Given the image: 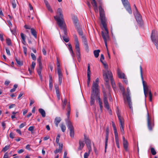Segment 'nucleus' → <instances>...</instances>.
<instances>
[{"instance_id":"nucleus-1","label":"nucleus","mask_w":158,"mask_h":158,"mask_svg":"<svg viewBox=\"0 0 158 158\" xmlns=\"http://www.w3.org/2000/svg\"><path fill=\"white\" fill-rule=\"evenodd\" d=\"M62 13V10L59 8L57 11V15L54 17L55 19L57 22L58 25L60 26H61V24L65 23Z\"/></svg>"},{"instance_id":"nucleus-2","label":"nucleus","mask_w":158,"mask_h":158,"mask_svg":"<svg viewBox=\"0 0 158 158\" xmlns=\"http://www.w3.org/2000/svg\"><path fill=\"white\" fill-rule=\"evenodd\" d=\"M103 76L105 81L107 83L109 82V79H110L112 87L113 88H115L116 87L115 84L112 78V75L111 72L109 71V70H107L106 73H103Z\"/></svg>"},{"instance_id":"nucleus-3","label":"nucleus","mask_w":158,"mask_h":158,"mask_svg":"<svg viewBox=\"0 0 158 158\" xmlns=\"http://www.w3.org/2000/svg\"><path fill=\"white\" fill-rule=\"evenodd\" d=\"M103 28H104L105 32H104L102 31L101 34L102 37L104 40L105 46L106 48H107V42L110 40V37L109 35V32L106 25H102Z\"/></svg>"},{"instance_id":"nucleus-4","label":"nucleus","mask_w":158,"mask_h":158,"mask_svg":"<svg viewBox=\"0 0 158 158\" xmlns=\"http://www.w3.org/2000/svg\"><path fill=\"white\" fill-rule=\"evenodd\" d=\"M140 75L141 76V79L142 81V83L143 86L144 93L145 97H147V95L148 93H149L150 91H151V90L148 89V86L147 85L146 82L144 81L143 80V71H142V68L141 65L140 66Z\"/></svg>"},{"instance_id":"nucleus-5","label":"nucleus","mask_w":158,"mask_h":158,"mask_svg":"<svg viewBox=\"0 0 158 158\" xmlns=\"http://www.w3.org/2000/svg\"><path fill=\"white\" fill-rule=\"evenodd\" d=\"M151 38L152 42L158 49V35L157 31L154 30L152 31Z\"/></svg>"},{"instance_id":"nucleus-6","label":"nucleus","mask_w":158,"mask_h":158,"mask_svg":"<svg viewBox=\"0 0 158 158\" xmlns=\"http://www.w3.org/2000/svg\"><path fill=\"white\" fill-rule=\"evenodd\" d=\"M117 114L118 118V119L120 122V127L121 132L123 134H124V121L123 118L121 116L120 113L118 109L117 111Z\"/></svg>"},{"instance_id":"nucleus-7","label":"nucleus","mask_w":158,"mask_h":158,"mask_svg":"<svg viewBox=\"0 0 158 158\" xmlns=\"http://www.w3.org/2000/svg\"><path fill=\"white\" fill-rule=\"evenodd\" d=\"M98 9L99 10L100 18L102 25H106L104 10L101 6H99Z\"/></svg>"},{"instance_id":"nucleus-8","label":"nucleus","mask_w":158,"mask_h":158,"mask_svg":"<svg viewBox=\"0 0 158 158\" xmlns=\"http://www.w3.org/2000/svg\"><path fill=\"white\" fill-rule=\"evenodd\" d=\"M91 88V95H95L96 94H98L100 93L99 86L97 83H93Z\"/></svg>"},{"instance_id":"nucleus-9","label":"nucleus","mask_w":158,"mask_h":158,"mask_svg":"<svg viewBox=\"0 0 158 158\" xmlns=\"http://www.w3.org/2000/svg\"><path fill=\"white\" fill-rule=\"evenodd\" d=\"M127 94L125 93V97L126 99V102H127L129 105V107L131 109H132V104L131 100V98L130 96V90L128 87L127 89Z\"/></svg>"},{"instance_id":"nucleus-10","label":"nucleus","mask_w":158,"mask_h":158,"mask_svg":"<svg viewBox=\"0 0 158 158\" xmlns=\"http://www.w3.org/2000/svg\"><path fill=\"white\" fill-rule=\"evenodd\" d=\"M147 126L149 130L150 131H152L154 126V123L152 121L151 118L150 117L148 113L147 114Z\"/></svg>"},{"instance_id":"nucleus-11","label":"nucleus","mask_w":158,"mask_h":158,"mask_svg":"<svg viewBox=\"0 0 158 158\" xmlns=\"http://www.w3.org/2000/svg\"><path fill=\"white\" fill-rule=\"evenodd\" d=\"M127 10L130 14H132V10L130 3L127 0H121Z\"/></svg>"},{"instance_id":"nucleus-12","label":"nucleus","mask_w":158,"mask_h":158,"mask_svg":"<svg viewBox=\"0 0 158 158\" xmlns=\"http://www.w3.org/2000/svg\"><path fill=\"white\" fill-rule=\"evenodd\" d=\"M68 127L70 131V135L72 138H73L74 135V128L72 123L69 121L68 122Z\"/></svg>"},{"instance_id":"nucleus-13","label":"nucleus","mask_w":158,"mask_h":158,"mask_svg":"<svg viewBox=\"0 0 158 158\" xmlns=\"http://www.w3.org/2000/svg\"><path fill=\"white\" fill-rule=\"evenodd\" d=\"M102 92L103 94V102L105 106L107 109L109 110L110 109V107L109 103L108 102L106 94L105 92V90H103Z\"/></svg>"},{"instance_id":"nucleus-14","label":"nucleus","mask_w":158,"mask_h":158,"mask_svg":"<svg viewBox=\"0 0 158 158\" xmlns=\"http://www.w3.org/2000/svg\"><path fill=\"white\" fill-rule=\"evenodd\" d=\"M135 19L139 23L141 24L142 21V17L139 11L134 12Z\"/></svg>"},{"instance_id":"nucleus-15","label":"nucleus","mask_w":158,"mask_h":158,"mask_svg":"<svg viewBox=\"0 0 158 158\" xmlns=\"http://www.w3.org/2000/svg\"><path fill=\"white\" fill-rule=\"evenodd\" d=\"M87 74L88 78L87 81V86L88 87H89L90 79L91 74V72L90 71V65L89 64H88Z\"/></svg>"},{"instance_id":"nucleus-16","label":"nucleus","mask_w":158,"mask_h":158,"mask_svg":"<svg viewBox=\"0 0 158 158\" xmlns=\"http://www.w3.org/2000/svg\"><path fill=\"white\" fill-rule=\"evenodd\" d=\"M119 87L120 90L121 91L123 95V96L124 102L126 103V99L125 97V91L124 87L122 85L121 83L119 82L118 83Z\"/></svg>"},{"instance_id":"nucleus-17","label":"nucleus","mask_w":158,"mask_h":158,"mask_svg":"<svg viewBox=\"0 0 158 158\" xmlns=\"http://www.w3.org/2000/svg\"><path fill=\"white\" fill-rule=\"evenodd\" d=\"M123 140L124 148L125 151L127 152L128 151V145L127 141L125 139L124 136H123Z\"/></svg>"},{"instance_id":"nucleus-18","label":"nucleus","mask_w":158,"mask_h":158,"mask_svg":"<svg viewBox=\"0 0 158 158\" xmlns=\"http://www.w3.org/2000/svg\"><path fill=\"white\" fill-rule=\"evenodd\" d=\"M65 25V23H63L61 24V26H60V25H58L59 26L60 28L61 29H63L64 32V35H65V36H67L68 33L66 29V27L64 26Z\"/></svg>"},{"instance_id":"nucleus-19","label":"nucleus","mask_w":158,"mask_h":158,"mask_svg":"<svg viewBox=\"0 0 158 158\" xmlns=\"http://www.w3.org/2000/svg\"><path fill=\"white\" fill-rule=\"evenodd\" d=\"M117 72L118 77L120 78H124L126 77L125 74L122 73L119 69H118Z\"/></svg>"},{"instance_id":"nucleus-20","label":"nucleus","mask_w":158,"mask_h":158,"mask_svg":"<svg viewBox=\"0 0 158 158\" xmlns=\"http://www.w3.org/2000/svg\"><path fill=\"white\" fill-rule=\"evenodd\" d=\"M82 39L83 40V42L84 45V46L86 50L88 52L89 51V47L87 43V40L84 36H82Z\"/></svg>"},{"instance_id":"nucleus-21","label":"nucleus","mask_w":158,"mask_h":158,"mask_svg":"<svg viewBox=\"0 0 158 158\" xmlns=\"http://www.w3.org/2000/svg\"><path fill=\"white\" fill-rule=\"evenodd\" d=\"M85 141V143L87 147H90L91 146V142L90 140L87 138L85 135H84Z\"/></svg>"},{"instance_id":"nucleus-22","label":"nucleus","mask_w":158,"mask_h":158,"mask_svg":"<svg viewBox=\"0 0 158 158\" xmlns=\"http://www.w3.org/2000/svg\"><path fill=\"white\" fill-rule=\"evenodd\" d=\"M115 141L117 147L118 148H120L119 145V140L118 135V134H114Z\"/></svg>"},{"instance_id":"nucleus-23","label":"nucleus","mask_w":158,"mask_h":158,"mask_svg":"<svg viewBox=\"0 0 158 158\" xmlns=\"http://www.w3.org/2000/svg\"><path fill=\"white\" fill-rule=\"evenodd\" d=\"M79 146L78 148V150H81L83 148L85 144L81 140H79Z\"/></svg>"},{"instance_id":"nucleus-24","label":"nucleus","mask_w":158,"mask_h":158,"mask_svg":"<svg viewBox=\"0 0 158 158\" xmlns=\"http://www.w3.org/2000/svg\"><path fill=\"white\" fill-rule=\"evenodd\" d=\"M38 111L41 114L43 117L44 118L45 117L46 113L44 110L42 108H40L39 109Z\"/></svg>"},{"instance_id":"nucleus-25","label":"nucleus","mask_w":158,"mask_h":158,"mask_svg":"<svg viewBox=\"0 0 158 158\" xmlns=\"http://www.w3.org/2000/svg\"><path fill=\"white\" fill-rule=\"evenodd\" d=\"M31 32L32 35L35 38L37 37V32L33 28H31Z\"/></svg>"},{"instance_id":"nucleus-26","label":"nucleus","mask_w":158,"mask_h":158,"mask_svg":"<svg viewBox=\"0 0 158 158\" xmlns=\"http://www.w3.org/2000/svg\"><path fill=\"white\" fill-rule=\"evenodd\" d=\"M106 132L105 141L108 142L109 134V129L108 127H106Z\"/></svg>"},{"instance_id":"nucleus-27","label":"nucleus","mask_w":158,"mask_h":158,"mask_svg":"<svg viewBox=\"0 0 158 158\" xmlns=\"http://www.w3.org/2000/svg\"><path fill=\"white\" fill-rule=\"evenodd\" d=\"M95 95H93L91 94V100L90 101L91 105H92L94 104L95 102Z\"/></svg>"},{"instance_id":"nucleus-28","label":"nucleus","mask_w":158,"mask_h":158,"mask_svg":"<svg viewBox=\"0 0 158 158\" xmlns=\"http://www.w3.org/2000/svg\"><path fill=\"white\" fill-rule=\"evenodd\" d=\"M61 121V118L60 117H56L55 120V123L56 126L57 127L58 124Z\"/></svg>"},{"instance_id":"nucleus-29","label":"nucleus","mask_w":158,"mask_h":158,"mask_svg":"<svg viewBox=\"0 0 158 158\" xmlns=\"http://www.w3.org/2000/svg\"><path fill=\"white\" fill-rule=\"evenodd\" d=\"M42 69V68H39V69H37V72L38 74V75L39 76L40 78V80H42V75L41 73Z\"/></svg>"},{"instance_id":"nucleus-30","label":"nucleus","mask_w":158,"mask_h":158,"mask_svg":"<svg viewBox=\"0 0 158 158\" xmlns=\"http://www.w3.org/2000/svg\"><path fill=\"white\" fill-rule=\"evenodd\" d=\"M100 52V50L99 49L95 50L94 51V53L95 57L96 58L98 57L99 55V53Z\"/></svg>"},{"instance_id":"nucleus-31","label":"nucleus","mask_w":158,"mask_h":158,"mask_svg":"<svg viewBox=\"0 0 158 158\" xmlns=\"http://www.w3.org/2000/svg\"><path fill=\"white\" fill-rule=\"evenodd\" d=\"M112 126L113 127L114 132V134H118L117 131V130L116 129V127L115 126V123L113 121H112Z\"/></svg>"},{"instance_id":"nucleus-32","label":"nucleus","mask_w":158,"mask_h":158,"mask_svg":"<svg viewBox=\"0 0 158 158\" xmlns=\"http://www.w3.org/2000/svg\"><path fill=\"white\" fill-rule=\"evenodd\" d=\"M77 31L79 33V35L82 36H82H83V33L81 29L80 28L77 27Z\"/></svg>"},{"instance_id":"nucleus-33","label":"nucleus","mask_w":158,"mask_h":158,"mask_svg":"<svg viewBox=\"0 0 158 158\" xmlns=\"http://www.w3.org/2000/svg\"><path fill=\"white\" fill-rule=\"evenodd\" d=\"M52 77L51 75H49V87L52 88Z\"/></svg>"},{"instance_id":"nucleus-34","label":"nucleus","mask_w":158,"mask_h":158,"mask_svg":"<svg viewBox=\"0 0 158 158\" xmlns=\"http://www.w3.org/2000/svg\"><path fill=\"white\" fill-rule=\"evenodd\" d=\"M15 59L17 64L18 65H19L20 66H21L23 65V62L22 61H21L20 59H18L16 57L15 58Z\"/></svg>"},{"instance_id":"nucleus-35","label":"nucleus","mask_w":158,"mask_h":158,"mask_svg":"<svg viewBox=\"0 0 158 158\" xmlns=\"http://www.w3.org/2000/svg\"><path fill=\"white\" fill-rule=\"evenodd\" d=\"M6 43L7 45L8 46H12V43L11 40L9 38H7L6 40Z\"/></svg>"},{"instance_id":"nucleus-36","label":"nucleus","mask_w":158,"mask_h":158,"mask_svg":"<svg viewBox=\"0 0 158 158\" xmlns=\"http://www.w3.org/2000/svg\"><path fill=\"white\" fill-rule=\"evenodd\" d=\"M97 97V100L98 101L99 103L100 102H102L101 99L100 98V93L98 94L95 95V98Z\"/></svg>"},{"instance_id":"nucleus-37","label":"nucleus","mask_w":158,"mask_h":158,"mask_svg":"<svg viewBox=\"0 0 158 158\" xmlns=\"http://www.w3.org/2000/svg\"><path fill=\"white\" fill-rule=\"evenodd\" d=\"M60 128L63 132H64L65 131L66 127L65 126L64 124H61Z\"/></svg>"},{"instance_id":"nucleus-38","label":"nucleus","mask_w":158,"mask_h":158,"mask_svg":"<svg viewBox=\"0 0 158 158\" xmlns=\"http://www.w3.org/2000/svg\"><path fill=\"white\" fill-rule=\"evenodd\" d=\"M16 2H17V0H12L11 3L13 7L14 8H15L16 7Z\"/></svg>"},{"instance_id":"nucleus-39","label":"nucleus","mask_w":158,"mask_h":158,"mask_svg":"<svg viewBox=\"0 0 158 158\" xmlns=\"http://www.w3.org/2000/svg\"><path fill=\"white\" fill-rule=\"evenodd\" d=\"M75 48L76 50H80L79 41L75 42Z\"/></svg>"},{"instance_id":"nucleus-40","label":"nucleus","mask_w":158,"mask_h":158,"mask_svg":"<svg viewBox=\"0 0 158 158\" xmlns=\"http://www.w3.org/2000/svg\"><path fill=\"white\" fill-rule=\"evenodd\" d=\"M63 39L67 43L69 41V39L67 37V36L63 35L62 36Z\"/></svg>"},{"instance_id":"nucleus-41","label":"nucleus","mask_w":158,"mask_h":158,"mask_svg":"<svg viewBox=\"0 0 158 158\" xmlns=\"http://www.w3.org/2000/svg\"><path fill=\"white\" fill-rule=\"evenodd\" d=\"M10 146L9 145L5 146V147L2 149V151L5 152L10 148Z\"/></svg>"},{"instance_id":"nucleus-42","label":"nucleus","mask_w":158,"mask_h":158,"mask_svg":"<svg viewBox=\"0 0 158 158\" xmlns=\"http://www.w3.org/2000/svg\"><path fill=\"white\" fill-rule=\"evenodd\" d=\"M151 151L152 155H155L156 154V152L154 148H151Z\"/></svg>"},{"instance_id":"nucleus-43","label":"nucleus","mask_w":158,"mask_h":158,"mask_svg":"<svg viewBox=\"0 0 158 158\" xmlns=\"http://www.w3.org/2000/svg\"><path fill=\"white\" fill-rule=\"evenodd\" d=\"M62 102H63V109H64L65 107V106L66 105L67 100L66 98H65L64 99V101H62Z\"/></svg>"},{"instance_id":"nucleus-44","label":"nucleus","mask_w":158,"mask_h":158,"mask_svg":"<svg viewBox=\"0 0 158 158\" xmlns=\"http://www.w3.org/2000/svg\"><path fill=\"white\" fill-rule=\"evenodd\" d=\"M57 71L59 77H62V74L61 71V69H58Z\"/></svg>"},{"instance_id":"nucleus-45","label":"nucleus","mask_w":158,"mask_h":158,"mask_svg":"<svg viewBox=\"0 0 158 158\" xmlns=\"http://www.w3.org/2000/svg\"><path fill=\"white\" fill-rule=\"evenodd\" d=\"M56 65L57 66V70H58V69H60V63L59 62V61L58 60V58H57V62H56Z\"/></svg>"},{"instance_id":"nucleus-46","label":"nucleus","mask_w":158,"mask_h":158,"mask_svg":"<svg viewBox=\"0 0 158 158\" xmlns=\"http://www.w3.org/2000/svg\"><path fill=\"white\" fill-rule=\"evenodd\" d=\"M68 45L70 52L72 54H73V53L71 45L70 44H68Z\"/></svg>"},{"instance_id":"nucleus-47","label":"nucleus","mask_w":158,"mask_h":158,"mask_svg":"<svg viewBox=\"0 0 158 158\" xmlns=\"http://www.w3.org/2000/svg\"><path fill=\"white\" fill-rule=\"evenodd\" d=\"M91 3L94 8L98 7L97 4L95 0V1H92Z\"/></svg>"},{"instance_id":"nucleus-48","label":"nucleus","mask_w":158,"mask_h":158,"mask_svg":"<svg viewBox=\"0 0 158 158\" xmlns=\"http://www.w3.org/2000/svg\"><path fill=\"white\" fill-rule=\"evenodd\" d=\"M149 101L150 102H152V94L151 91L149 92Z\"/></svg>"},{"instance_id":"nucleus-49","label":"nucleus","mask_w":158,"mask_h":158,"mask_svg":"<svg viewBox=\"0 0 158 158\" xmlns=\"http://www.w3.org/2000/svg\"><path fill=\"white\" fill-rule=\"evenodd\" d=\"M31 55L33 60H36V57L35 55L32 53H31Z\"/></svg>"},{"instance_id":"nucleus-50","label":"nucleus","mask_w":158,"mask_h":158,"mask_svg":"<svg viewBox=\"0 0 158 158\" xmlns=\"http://www.w3.org/2000/svg\"><path fill=\"white\" fill-rule=\"evenodd\" d=\"M23 52L24 53L25 55V56H27V48L26 47H23Z\"/></svg>"},{"instance_id":"nucleus-51","label":"nucleus","mask_w":158,"mask_h":158,"mask_svg":"<svg viewBox=\"0 0 158 158\" xmlns=\"http://www.w3.org/2000/svg\"><path fill=\"white\" fill-rule=\"evenodd\" d=\"M20 35L22 40L24 41V40L25 39V37L24 34L21 33H20Z\"/></svg>"},{"instance_id":"nucleus-52","label":"nucleus","mask_w":158,"mask_h":158,"mask_svg":"<svg viewBox=\"0 0 158 158\" xmlns=\"http://www.w3.org/2000/svg\"><path fill=\"white\" fill-rule=\"evenodd\" d=\"M76 54L77 57H81V53L80 50H76Z\"/></svg>"},{"instance_id":"nucleus-53","label":"nucleus","mask_w":158,"mask_h":158,"mask_svg":"<svg viewBox=\"0 0 158 158\" xmlns=\"http://www.w3.org/2000/svg\"><path fill=\"white\" fill-rule=\"evenodd\" d=\"M56 96L57 97L58 99V100H59L60 99V94L59 91H56Z\"/></svg>"},{"instance_id":"nucleus-54","label":"nucleus","mask_w":158,"mask_h":158,"mask_svg":"<svg viewBox=\"0 0 158 158\" xmlns=\"http://www.w3.org/2000/svg\"><path fill=\"white\" fill-rule=\"evenodd\" d=\"M35 63L34 62H32V65H31V71H33V70L34 69L35 67Z\"/></svg>"},{"instance_id":"nucleus-55","label":"nucleus","mask_w":158,"mask_h":158,"mask_svg":"<svg viewBox=\"0 0 158 158\" xmlns=\"http://www.w3.org/2000/svg\"><path fill=\"white\" fill-rule=\"evenodd\" d=\"M26 125V123H22L19 126V127L20 128H22L24 126Z\"/></svg>"},{"instance_id":"nucleus-56","label":"nucleus","mask_w":158,"mask_h":158,"mask_svg":"<svg viewBox=\"0 0 158 158\" xmlns=\"http://www.w3.org/2000/svg\"><path fill=\"white\" fill-rule=\"evenodd\" d=\"M59 145V148L62 150L63 147V144L62 143H58Z\"/></svg>"},{"instance_id":"nucleus-57","label":"nucleus","mask_w":158,"mask_h":158,"mask_svg":"<svg viewBox=\"0 0 158 158\" xmlns=\"http://www.w3.org/2000/svg\"><path fill=\"white\" fill-rule=\"evenodd\" d=\"M62 150H60V149L58 148L56 149L54 152V153L56 154L57 153L61 152Z\"/></svg>"},{"instance_id":"nucleus-58","label":"nucleus","mask_w":158,"mask_h":158,"mask_svg":"<svg viewBox=\"0 0 158 158\" xmlns=\"http://www.w3.org/2000/svg\"><path fill=\"white\" fill-rule=\"evenodd\" d=\"M73 37L74 38L75 42H78V40L77 35H73Z\"/></svg>"},{"instance_id":"nucleus-59","label":"nucleus","mask_w":158,"mask_h":158,"mask_svg":"<svg viewBox=\"0 0 158 158\" xmlns=\"http://www.w3.org/2000/svg\"><path fill=\"white\" fill-rule=\"evenodd\" d=\"M6 52L7 54L9 56H10V52L9 49H8L7 48H6Z\"/></svg>"},{"instance_id":"nucleus-60","label":"nucleus","mask_w":158,"mask_h":158,"mask_svg":"<svg viewBox=\"0 0 158 158\" xmlns=\"http://www.w3.org/2000/svg\"><path fill=\"white\" fill-rule=\"evenodd\" d=\"M15 135L12 132H11L9 134V137L12 139L14 138Z\"/></svg>"},{"instance_id":"nucleus-61","label":"nucleus","mask_w":158,"mask_h":158,"mask_svg":"<svg viewBox=\"0 0 158 158\" xmlns=\"http://www.w3.org/2000/svg\"><path fill=\"white\" fill-rule=\"evenodd\" d=\"M123 82H124L126 84H127L128 83V81L126 78V77H124V78H123Z\"/></svg>"},{"instance_id":"nucleus-62","label":"nucleus","mask_w":158,"mask_h":158,"mask_svg":"<svg viewBox=\"0 0 158 158\" xmlns=\"http://www.w3.org/2000/svg\"><path fill=\"white\" fill-rule=\"evenodd\" d=\"M77 18H75L74 19H73L74 23L75 26L77 25Z\"/></svg>"},{"instance_id":"nucleus-63","label":"nucleus","mask_w":158,"mask_h":158,"mask_svg":"<svg viewBox=\"0 0 158 158\" xmlns=\"http://www.w3.org/2000/svg\"><path fill=\"white\" fill-rule=\"evenodd\" d=\"M89 156V153H87V152H85L84 154V158H88Z\"/></svg>"},{"instance_id":"nucleus-64","label":"nucleus","mask_w":158,"mask_h":158,"mask_svg":"<svg viewBox=\"0 0 158 158\" xmlns=\"http://www.w3.org/2000/svg\"><path fill=\"white\" fill-rule=\"evenodd\" d=\"M104 55L103 54H102L101 55V58L100 59V60L101 62H102V61L103 60H104Z\"/></svg>"}]
</instances>
